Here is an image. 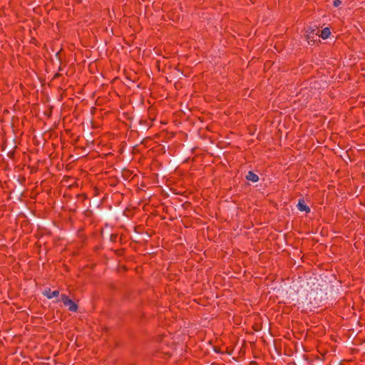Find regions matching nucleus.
Instances as JSON below:
<instances>
[{
  "instance_id": "nucleus-1",
  "label": "nucleus",
  "mask_w": 365,
  "mask_h": 365,
  "mask_svg": "<svg viewBox=\"0 0 365 365\" xmlns=\"http://www.w3.org/2000/svg\"><path fill=\"white\" fill-rule=\"evenodd\" d=\"M42 294L46 297L48 299H52L53 297H57L59 295V292L58 290H55L53 292H51V289L48 288L45 289Z\"/></svg>"
},
{
  "instance_id": "nucleus-2",
  "label": "nucleus",
  "mask_w": 365,
  "mask_h": 365,
  "mask_svg": "<svg viewBox=\"0 0 365 365\" xmlns=\"http://www.w3.org/2000/svg\"><path fill=\"white\" fill-rule=\"evenodd\" d=\"M316 29H317V27H315V26H309L308 28V29L307 31V39L308 40L309 42L310 41H314V40H312V38L314 34Z\"/></svg>"
},
{
  "instance_id": "nucleus-3",
  "label": "nucleus",
  "mask_w": 365,
  "mask_h": 365,
  "mask_svg": "<svg viewBox=\"0 0 365 365\" xmlns=\"http://www.w3.org/2000/svg\"><path fill=\"white\" fill-rule=\"evenodd\" d=\"M246 179L249 181L256 182L259 180V177L256 174H255L253 172L250 171V172H248L247 175H246Z\"/></svg>"
},
{
  "instance_id": "nucleus-4",
  "label": "nucleus",
  "mask_w": 365,
  "mask_h": 365,
  "mask_svg": "<svg viewBox=\"0 0 365 365\" xmlns=\"http://www.w3.org/2000/svg\"><path fill=\"white\" fill-rule=\"evenodd\" d=\"M297 206L300 211L310 212L309 207L304 204L303 200H299Z\"/></svg>"
},
{
  "instance_id": "nucleus-5",
  "label": "nucleus",
  "mask_w": 365,
  "mask_h": 365,
  "mask_svg": "<svg viewBox=\"0 0 365 365\" xmlns=\"http://www.w3.org/2000/svg\"><path fill=\"white\" fill-rule=\"evenodd\" d=\"M68 307V309L72 312H76L78 309V305L73 302L71 299L67 302L66 304H65Z\"/></svg>"
},
{
  "instance_id": "nucleus-6",
  "label": "nucleus",
  "mask_w": 365,
  "mask_h": 365,
  "mask_svg": "<svg viewBox=\"0 0 365 365\" xmlns=\"http://www.w3.org/2000/svg\"><path fill=\"white\" fill-rule=\"evenodd\" d=\"M331 34V31L329 30V28H324L322 31V34H321V36L322 38L325 39V38H327L329 35Z\"/></svg>"
},
{
  "instance_id": "nucleus-7",
  "label": "nucleus",
  "mask_w": 365,
  "mask_h": 365,
  "mask_svg": "<svg viewBox=\"0 0 365 365\" xmlns=\"http://www.w3.org/2000/svg\"><path fill=\"white\" fill-rule=\"evenodd\" d=\"M61 300L63 302L64 304H66L67 302H68L70 299H68V297L66 295L62 294L61 296Z\"/></svg>"
},
{
  "instance_id": "nucleus-8",
  "label": "nucleus",
  "mask_w": 365,
  "mask_h": 365,
  "mask_svg": "<svg viewBox=\"0 0 365 365\" xmlns=\"http://www.w3.org/2000/svg\"><path fill=\"white\" fill-rule=\"evenodd\" d=\"M341 4V0H334V6L335 7H338V6H339Z\"/></svg>"
}]
</instances>
